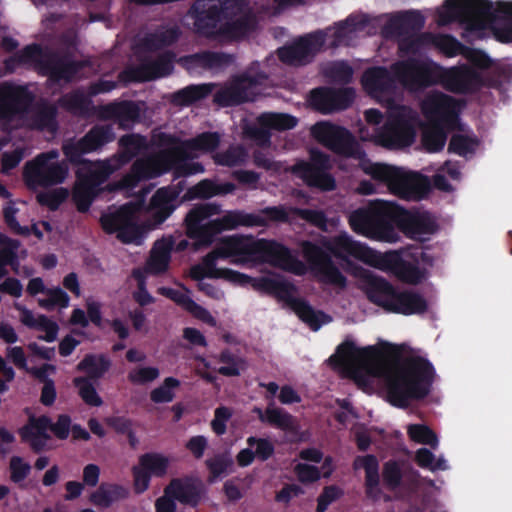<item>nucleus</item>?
I'll use <instances>...</instances> for the list:
<instances>
[{"label":"nucleus","mask_w":512,"mask_h":512,"mask_svg":"<svg viewBox=\"0 0 512 512\" xmlns=\"http://www.w3.org/2000/svg\"><path fill=\"white\" fill-rule=\"evenodd\" d=\"M128 496V490L120 485H101L91 495V501L101 507H108L113 502Z\"/></svg>","instance_id":"obj_41"},{"label":"nucleus","mask_w":512,"mask_h":512,"mask_svg":"<svg viewBox=\"0 0 512 512\" xmlns=\"http://www.w3.org/2000/svg\"><path fill=\"white\" fill-rule=\"evenodd\" d=\"M39 305L45 309H53L55 307L66 308L69 305V296L61 288L47 289L44 297L39 298Z\"/></svg>","instance_id":"obj_54"},{"label":"nucleus","mask_w":512,"mask_h":512,"mask_svg":"<svg viewBox=\"0 0 512 512\" xmlns=\"http://www.w3.org/2000/svg\"><path fill=\"white\" fill-rule=\"evenodd\" d=\"M356 469H364L366 472V490L371 498H378L379 490V472L378 461L372 455L357 457L354 461Z\"/></svg>","instance_id":"obj_39"},{"label":"nucleus","mask_w":512,"mask_h":512,"mask_svg":"<svg viewBox=\"0 0 512 512\" xmlns=\"http://www.w3.org/2000/svg\"><path fill=\"white\" fill-rule=\"evenodd\" d=\"M399 223L402 231L415 240H426L436 231V223L428 213H403L399 209V216L395 221Z\"/></svg>","instance_id":"obj_32"},{"label":"nucleus","mask_w":512,"mask_h":512,"mask_svg":"<svg viewBox=\"0 0 512 512\" xmlns=\"http://www.w3.org/2000/svg\"><path fill=\"white\" fill-rule=\"evenodd\" d=\"M416 462L420 467L429 469L433 472L448 469L447 461L443 456L435 459V455L426 448H420L417 450Z\"/></svg>","instance_id":"obj_55"},{"label":"nucleus","mask_w":512,"mask_h":512,"mask_svg":"<svg viewBox=\"0 0 512 512\" xmlns=\"http://www.w3.org/2000/svg\"><path fill=\"white\" fill-rule=\"evenodd\" d=\"M497 19L508 21L499 32L500 39L512 42V1L446 0L438 10L437 23L444 26L459 21L469 31H481L494 25Z\"/></svg>","instance_id":"obj_10"},{"label":"nucleus","mask_w":512,"mask_h":512,"mask_svg":"<svg viewBox=\"0 0 512 512\" xmlns=\"http://www.w3.org/2000/svg\"><path fill=\"white\" fill-rule=\"evenodd\" d=\"M232 411L227 407H218L214 412V418L211 422L212 430L217 435H223L226 432V423L231 418Z\"/></svg>","instance_id":"obj_64"},{"label":"nucleus","mask_w":512,"mask_h":512,"mask_svg":"<svg viewBox=\"0 0 512 512\" xmlns=\"http://www.w3.org/2000/svg\"><path fill=\"white\" fill-rule=\"evenodd\" d=\"M329 168V158L319 151L312 150L311 163L302 162L295 165L294 172L309 186L322 190H333L335 188V180L326 172Z\"/></svg>","instance_id":"obj_25"},{"label":"nucleus","mask_w":512,"mask_h":512,"mask_svg":"<svg viewBox=\"0 0 512 512\" xmlns=\"http://www.w3.org/2000/svg\"><path fill=\"white\" fill-rule=\"evenodd\" d=\"M325 74L338 82H349L353 75V70L350 65L343 61L333 62L325 68Z\"/></svg>","instance_id":"obj_58"},{"label":"nucleus","mask_w":512,"mask_h":512,"mask_svg":"<svg viewBox=\"0 0 512 512\" xmlns=\"http://www.w3.org/2000/svg\"><path fill=\"white\" fill-rule=\"evenodd\" d=\"M32 100L25 87L0 84V122L11 129L27 126L53 134L57 129L55 107L46 104L31 107Z\"/></svg>","instance_id":"obj_11"},{"label":"nucleus","mask_w":512,"mask_h":512,"mask_svg":"<svg viewBox=\"0 0 512 512\" xmlns=\"http://www.w3.org/2000/svg\"><path fill=\"white\" fill-rule=\"evenodd\" d=\"M160 375L157 367L136 366L128 373V380L135 385H145L156 380Z\"/></svg>","instance_id":"obj_56"},{"label":"nucleus","mask_w":512,"mask_h":512,"mask_svg":"<svg viewBox=\"0 0 512 512\" xmlns=\"http://www.w3.org/2000/svg\"><path fill=\"white\" fill-rule=\"evenodd\" d=\"M367 25V16L360 14L350 15L345 21L322 31L325 35V47L336 48L352 45L358 34L363 32Z\"/></svg>","instance_id":"obj_26"},{"label":"nucleus","mask_w":512,"mask_h":512,"mask_svg":"<svg viewBox=\"0 0 512 512\" xmlns=\"http://www.w3.org/2000/svg\"><path fill=\"white\" fill-rule=\"evenodd\" d=\"M114 139L115 133L111 125H97L80 140L65 141L62 150L70 162L77 163L83 154L96 151Z\"/></svg>","instance_id":"obj_23"},{"label":"nucleus","mask_w":512,"mask_h":512,"mask_svg":"<svg viewBox=\"0 0 512 512\" xmlns=\"http://www.w3.org/2000/svg\"><path fill=\"white\" fill-rule=\"evenodd\" d=\"M180 31L175 25L162 26L154 32L139 37L137 53L141 57V63L135 67H128L120 74V80L130 81H150L169 75L173 70L174 55L170 52H164L157 57L144 56L171 45L179 37Z\"/></svg>","instance_id":"obj_12"},{"label":"nucleus","mask_w":512,"mask_h":512,"mask_svg":"<svg viewBox=\"0 0 512 512\" xmlns=\"http://www.w3.org/2000/svg\"><path fill=\"white\" fill-rule=\"evenodd\" d=\"M219 258H232V262L236 264L269 263L296 275H303L307 271V266L302 261L277 242L254 239L252 236H232L224 239L201 264L191 268V278L200 282L205 277L227 279L226 272L231 270L217 268L216 261Z\"/></svg>","instance_id":"obj_5"},{"label":"nucleus","mask_w":512,"mask_h":512,"mask_svg":"<svg viewBox=\"0 0 512 512\" xmlns=\"http://www.w3.org/2000/svg\"><path fill=\"white\" fill-rule=\"evenodd\" d=\"M213 84H200L187 86L173 95V102L178 105H189L206 97L212 92Z\"/></svg>","instance_id":"obj_44"},{"label":"nucleus","mask_w":512,"mask_h":512,"mask_svg":"<svg viewBox=\"0 0 512 512\" xmlns=\"http://www.w3.org/2000/svg\"><path fill=\"white\" fill-rule=\"evenodd\" d=\"M424 25V19L417 13L392 17L386 28V33L399 35L400 29L410 27L413 30H420Z\"/></svg>","instance_id":"obj_46"},{"label":"nucleus","mask_w":512,"mask_h":512,"mask_svg":"<svg viewBox=\"0 0 512 512\" xmlns=\"http://www.w3.org/2000/svg\"><path fill=\"white\" fill-rule=\"evenodd\" d=\"M59 152L51 150L41 153L25 164L24 178L31 188L62 183L68 175V167L59 162Z\"/></svg>","instance_id":"obj_19"},{"label":"nucleus","mask_w":512,"mask_h":512,"mask_svg":"<svg viewBox=\"0 0 512 512\" xmlns=\"http://www.w3.org/2000/svg\"><path fill=\"white\" fill-rule=\"evenodd\" d=\"M355 92L352 88L315 89L311 94V104L323 113L347 108L354 100Z\"/></svg>","instance_id":"obj_30"},{"label":"nucleus","mask_w":512,"mask_h":512,"mask_svg":"<svg viewBox=\"0 0 512 512\" xmlns=\"http://www.w3.org/2000/svg\"><path fill=\"white\" fill-rule=\"evenodd\" d=\"M361 83L371 97L387 108V120L383 127L374 128L373 132L361 127L360 139L389 149L410 146L416 137L419 117L412 108L398 104L401 90L391 72L383 67L369 68L364 72Z\"/></svg>","instance_id":"obj_4"},{"label":"nucleus","mask_w":512,"mask_h":512,"mask_svg":"<svg viewBox=\"0 0 512 512\" xmlns=\"http://www.w3.org/2000/svg\"><path fill=\"white\" fill-rule=\"evenodd\" d=\"M49 426L50 419L46 416L31 418L29 424L21 430L22 438L30 444L32 449L40 451L50 439Z\"/></svg>","instance_id":"obj_37"},{"label":"nucleus","mask_w":512,"mask_h":512,"mask_svg":"<svg viewBox=\"0 0 512 512\" xmlns=\"http://www.w3.org/2000/svg\"><path fill=\"white\" fill-rule=\"evenodd\" d=\"M257 124V127H247L245 133L264 146L270 141L269 131L292 129L297 125V119L289 114L269 112L261 114L257 119Z\"/></svg>","instance_id":"obj_28"},{"label":"nucleus","mask_w":512,"mask_h":512,"mask_svg":"<svg viewBox=\"0 0 512 512\" xmlns=\"http://www.w3.org/2000/svg\"><path fill=\"white\" fill-rule=\"evenodd\" d=\"M399 216V207L390 202H375L367 208H360L349 215L351 229L369 239L395 243L400 239L393 223Z\"/></svg>","instance_id":"obj_15"},{"label":"nucleus","mask_w":512,"mask_h":512,"mask_svg":"<svg viewBox=\"0 0 512 512\" xmlns=\"http://www.w3.org/2000/svg\"><path fill=\"white\" fill-rule=\"evenodd\" d=\"M427 172L434 171V168L428 167L426 168ZM436 173L433 176V184L434 186L442 191L449 192L452 190V186L448 183L445 178V173L449 175V177L453 180L460 179V166L457 162L446 161L443 166L438 169H435Z\"/></svg>","instance_id":"obj_42"},{"label":"nucleus","mask_w":512,"mask_h":512,"mask_svg":"<svg viewBox=\"0 0 512 512\" xmlns=\"http://www.w3.org/2000/svg\"><path fill=\"white\" fill-rule=\"evenodd\" d=\"M201 484L185 479H175L165 488L164 495L155 503L156 512H175L174 500L191 506H196L200 500Z\"/></svg>","instance_id":"obj_22"},{"label":"nucleus","mask_w":512,"mask_h":512,"mask_svg":"<svg viewBox=\"0 0 512 512\" xmlns=\"http://www.w3.org/2000/svg\"><path fill=\"white\" fill-rule=\"evenodd\" d=\"M220 142L221 135L217 132H204L185 141L163 132L154 133L151 143L159 151L138 158L130 172L115 184L114 189L129 193L139 182L159 177L172 167L177 177L203 173L204 167L201 163L189 162L188 159L213 152Z\"/></svg>","instance_id":"obj_2"},{"label":"nucleus","mask_w":512,"mask_h":512,"mask_svg":"<svg viewBox=\"0 0 512 512\" xmlns=\"http://www.w3.org/2000/svg\"><path fill=\"white\" fill-rule=\"evenodd\" d=\"M158 292L161 295L173 300L175 303L183 307L195 318L203 321L204 323H207L210 326H216V319L211 315V313L207 309L200 306L191 299V297L189 296V291L186 288L182 286L178 289L160 287L158 289Z\"/></svg>","instance_id":"obj_35"},{"label":"nucleus","mask_w":512,"mask_h":512,"mask_svg":"<svg viewBox=\"0 0 512 512\" xmlns=\"http://www.w3.org/2000/svg\"><path fill=\"white\" fill-rule=\"evenodd\" d=\"M247 444L253 449L255 457L261 460L268 459L274 451L272 443L267 439L249 437L247 439Z\"/></svg>","instance_id":"obj_62"},{"label":"nucleus","mask_w":512,"mask_h":512,"mask_svg":"<svg viewBox=\"0 0 512 512\" xmlns=\"http://www.w3.org/2000/svg\"><path fill=\"white\" fill-rule=\"evenodd\" d=\"M186 69L191 73L201 71L219 72L233 63V57L217 52H203L181 59Z\"/></svg>","instance_id":"obj_34"},{"label":"nucleus","mask_w":512,"mask_h":512,"mask_svg":"<svg viewBox=\"0 0 512 512\" xmlns=\"http://www.w3.org/2000/svg\"><path fill=\"white\" fill-rule=\"evenodd\" d=\"M248 157L242 146H231L224 152L215 153L213 160L217 165L233 167L243 164Z\"/></svg>","instance_id":"obj_47"},{"label":"nucleus","mask_w":512,"mask_h":512,"mask_svg":"<svg viewBox=\"0 0 512 512\" xmlns=\"http://www.w3.org/2000/svg\"><path fill=\"white\" fill-rule=\"evenodd\" d=\"M407 433L411 440L431 446L433 449L438 447V438L436 434L426 425L411 424L407 427Z\"/></svg>","instance_id":"obj_50"},{"label":"nucleus","mask_w":512,"mask_h":512,"mask_svg":"<svg viewBox=\"0 0 512 512\" xmlns=\"http://www.w3.org/2000/svg\"><path fill=\"white\" fill-rule=\"evenodd\" d=\"M61 104L74 113H83L89 106V100L84 92L75 91L63 96Z\"/></svg>","instance_id":"obj_57"},{"label":"nucleus","mask_w":512,"mask_h":512,"mask_svg":"<svg viewBox=\"0 0 512 512\" xmlns=\"http://www.w3.org/2000/svg\"><path fill=\"white\" fill-rule=\"evenodd\" d=\"M362 276V288L368 298L375 304L391 311L395 301L396 291L384 279L379 278L368 271H358Z\"/></svg>","instance_id":"obj_31"},{"label":"nucleus","mask_w":512,"mask_h":512,"mask_svg":"<svg viewBox=\"0 0 512 512\" xmlns=\"http://www.w3.org/2000/svg\"><path fill=\"white\" fill-rule=\"evenodd\" d=\"M268 418L266 423L281 429V430H292L294 427V418L285 410L275 407L274 403L268 405Z\"/></svg>","instance_id":"obj_52"},{"label":"nucleus","mask_w":512,"mask_h":512,"mask_svg":"<svg viewBox=\"0 0 512 512\" xmlns=\"http://www.w3.org/2000/svg\"><path fill=\"white\" fill-rule=\"evenodd\" d=\"M184 185H169L159 188L152 196L147 207L150 217L149 227L163 223L177 208L178 197L183 191Z\"/></svg>","instance_id":"obj_27"},{"label":"nucleus","mask_w":512,"mask_h":512,"mask_svg":"<svg viewBox=\"0 0 512 512\" xmlns=\"http://www.w3.org/2000/svg\"><path fill=\"white\" fill-rule=\"evenodd\" d=\"M467 57L473 67L462 65L443 69L432 61L409 58L395 63L391 70L400 84L410 91L423 89L438 81L453 92H472L489 86L485 69L490 67L491 59L481 51H470Z\"/></svg>","instance_id":"obj_6"},{"label":"nucleus","mask_w":512,"mask_h":512,"mask_svg":"<svg viewBox=\"0 0 512 512\" xmlns=\"http://www.w3.org/2000/svg\"><path fill=\"white\" fill-rule=\"evenodd\" d=\"M422 112L427 120L422 143L427 151L438 152L446 143V129L456 127L460 105L441 92L429 93L422 102Z\"/></svg>","instance_id":"obj_14"},{"label":"nucleus","mask_w":512,"mask_h":512,"mask_svg":"<svg viewBox=\"0 0 512 512\" xmlns=\"http://www.w3.org/2000/svg\"><path fill=\"white\" fill-rule=\"evenodd\" d=\"M174 246L172 237H164L155 242L150 257L147 261L145 273L161 274L164 273L169 266L171 258V250Z\"/></svg>","instance_id":"obj_36"},{"label":"nucleus","mask_w":512,"mask_h":512,"mask_svg":"<svg viewBox=\"0 0 512 512\" xmlns=\"http://www.w3.org/2000/svg\"><path fill=\"white\" fill-rule=\"evenodd\" d=\"M293 212L297 214L298 217L317 228L327 231L328 220L322 211L312 209H294Z\"/></svg>","instance_id":"obj_61"},{"label":"nucleus","mask_w":512,"mask_h":512,"mask_svg":"<svg viewBox=\"0 0 512 512\" xmlns=\"http://www.w3.org/2000/svg\"><path fill=\"white\" fill-rule=\"evenodd\" d=\"M227 280L239 284H250L255 290L274 295L279 301L291 308L298 317L312 330H318L322 325L331 322V317L321 311L313 309L308 303L296 297L294 285L282 276H269L251 278L245 274L228 271Z\"/></svg>","instance_id":"obj_13"},{"label":"nucleus","mask_w":512,"mask_h":512,"mask_svg":"<svg viewBox=\"0 0 512 512\" xmlns=\"http://www.w3.org/2000/svg\"><path fill=\"white\" fill-rule=\"evenodd\" d=\"M170 460L158 453H147L140 457L139 465L151 476L162 477L166 474Z\"/></svg>","instance_id":"obj_45"},{"label":"nucleus","mask_w":512,"mask_h":512,"mask_svg":"<svg viewBox=\"0 0 512 512\" xmlns=\"http://www.w3.org/2000/svg\"><path fill=\"white\" fill-rule=\"evenodd\" d=\"M324 249L342 260L353 258L380 270L394 271L408 283H417L422 278L421 271L411 264L401 262L397 253L377 252L366 244L354 240L347 232H341L333 237L323 238L321 246L308 241L302 243L303 256L315 274L325 283L343 287L346 279Z\"/></svg>","instance_id":"obj_3"},{"label":"nucleus","mask_w":512,"mask_h":512,"mask_svg":"<svg viewBox=\"0 0 512 512\" xmlns=\"http://www.w3.org/2000/svg\"><path fill=\"white\" fill-rule=\"evenodd\" d=\"M433 44L448 57H453L462 53L463 46L453 37L448 35L421 34L412 35L407 39L400 41L399 47L407 53H415L421 45Z\"/></svg>","instance_id":"obj_29"},{"label":"nucleus","mask_w":512,"mask_h":512,"mask_svg":"<svg viewBox=\"0 0 512 512\" xmlns=\"http://www.w3.org/2000/svg\"><path fill=\"white\" fill-rule=\"evenodd\" d=\"M427 307L428 304L426 300L420 294L409 290L396 292L391 312L401 313L404 315L420 314L425 312Z\"/></svg>","instance_id":"obj_38"},{"label":"nucleus","mask_w":512,"mask_h":512,"mask_svg":"<svg viewBox=\"0 0 512 512\" xmlns=\"http://www.w3.org/2000/svg\"><path fill=\"white\" fill-rule=\"evenodd\" d=\"M194 28L202 36L234 39L247 35L256 24L244 8V0H197L189 11Z\"/></svg>","instance_id":"obj_7"},{"label":"nucleus","mask_w":512,"mask_h":512,"mask_svg":"<svg viewBox=\"0 0 512 512\" xmlns=\"http://www.w3.org/2000/svg\"><path fill=\"white\" fill-rule=\"evenodd\" d=\"M220 360L224 365L219 367L218 372L225 376H237L245 368L242 359L234 357L228 352H223Z\"/></svg>","instance_id":"obj_59"},{"label":"nucleus","mask_w":512,"mask_h":512,"mask_svg":"<svg viewBox=\"0 0 512 512\" xmlns=\"http://www.w3.org/2000/svg\"><path fill=\"white\" fill-rule=\"evenodd\" d=\"M311 132L320 143L339 154L359 159L364 154L351 134L344 128L328 122H319L312 127Z\"/></svg>","instance_id":"obj_21"},{"label":"nucleus","mask_w":512,"mask_h":512,"mask_svg":"<svg viewBox=\"0 0 512 512\" xmlns=\"http://www.w3.org/2000/svg\"><path fill=\"white\" fill-rule=\"evenodd\" d=\"M143 206V196L135 202L123 205L116 212L102 216L101 223L108 233H117V237L125 243L140 244L142 227L139 214Z\"/></svg>","instance_id":"obj_18"},{"label":"nucleus","mask_w":512,"mask_h":512,"mask_svg":"<svg viewBox=\"0 0 512 512\" xmlns=\"http://www.w3.org/2000/svg\"><path fill=\"white\" fill-rule=\"evenodd\" d=\"M361 168L365 174L386 184L392 194L402 199L420 200L430 188V181L426 176L401 167L363 161Z\"/></svg>","instance_id":"obj_16"},{"label":"nucleus","mask_w":512,"mask_h":512,"mask_svg":"<svg viewBox=\"0 0 512 512\" xmlns=\"http://www.w3.org/2000/svg\"><path fill=\"white\" fill-rule=\"evenodd\" d=\"M236 186L230 182L219 183L214 180L204 179L189 189L190 198L208 199L214 196L227 195L234 192Z\"/></svg>","instance_id":"obj_40"},{"label":"nucleus","mask_w":512,"mask_h":512,"mask_svg":"<svg viewBox=\"0 0 512 512\" xmlns=\"http://www.w3.org/2000/svg\"><path fill=\"white\" fill-rule=\"evenodd\" d=\"M180 381L174 377H167L163 383L151 391V400L155 403H168L175 397V391L179 388Z\"/></svg>","instance_id":"obj_49"},{"label":"nucleus","mask_w":512,"mask_h":512,"mask_svg":"<svg viewBox=\"0 0 512 512\" xmlns=\"http://www.w3.org/2000/svg\"><path fill=\"white\" fill-rule=\"evenodd\" d=\"M68 196L67 190L60 188L53 191L40 193L37 198L41 204L47 205L50 209L55 210L62 201Z\"/></svg>","instance_id":"obj_63"},{"label":"nucleus","mask_w":512,"mask_h":512,"mask_svg":"<svg viewBox=\"0 0 512 512\" xmlns=\"http://www.w3.org/2000/svg\"><path fill=\"white\" fill-rule=\"evenodd\" d=\"M98 116L103 120H114L122 129H129L139 120L140 108L131 101L114 102L100 107Z\"/></svg>","instance_id":"obj_33"},{"label":"nucleus","mask_w":512,"mask_h":512,"mask_svg":"<svg viewBox=\"0 0 512 512\" xmlns=\"http://www.w3.org/2000/svg\"><path fill=\"white\" fill-rule=\"evenodd\" d=\"M74 385L78 389L80 397L87 405L99 407L103 404L101 397L88 378L77 377L74 379Z\"/></svg>","instance_id":"obj_51"},{"label":"nucleus","mask_w":512,"mask_h":512,"mask_svg":"<svg viewBox=\"0 0 512 512\" xmlns=\"http://www.w3.org/2000/svg\"><path fill=\"white\" fill-rule=\"evenodd\" d=\"M210 471L209 481L214 482L220 477L228 475L233 470V460L229 455H216L206 461Z\"/></svg>","instance_id":"obj_48"},{"label":"nucleus","mask_w":512,"mask_h":512,"mask_svg":"<svg viewBox=\"0 0 512 512\" xmlns=\"http://www.w3.org/2000/svg\"><path fill=\"white\" fill-rule=\"evenodd\" d=\"M265 79L264 74L255 73L254 68H250L244 74L222 85L214 94V101L221 106H233L253 101L259 94L258 86Z\"/></svg>","instance_id":"obj_20"},{"label":"nucleus","mask_w":512,"mask_h":512,"mask_svg":"<svg viewBox=\"0 0 512 512\" xmlns=\"http://www.w3.org/2000/svg\"><path fill=\"white\" fill-rule=\"evenodd\" d=\"M110 367V361L103 355H87L77 366L89 379L102 377Z\"/></svg>","instance_id":"obj_43"},{"label":"nucleus","mask_w":512,"mask_h":512,"mask_svg":"<svg viewBox=\"0 0 512 512\" xmlns=\"http://www.w3.org/2000/svg\"><path fill=\"white\" fill-rule=\"evenodd\" d=\"M476 146V140L463 135H454L449 143V151L460 156H467L475 150Z\"/></svg>","instance_id":"obj_60"},{"label":"nucleus","mask_w":512,"mask_h":512,"mask_svg":"<svg viewBox=\"0 0 512 512\" xmlns=\"http://www.w3.org/2000/svg\"><path fill=\"white\" fill-rule=\"evenodd\" d=\"M324 47L325 35L322 31H317L278 49V56L283 63L288 65H305Z\"/></svg>","instance_id":"obj_24"},{"label":"nucleus","mask_w":512,"mask_h":512,"mask_svg":"<svg viewBox=\"0 0 512 512\" xmlns=\"http://www.w3.org/2000/svg\"><path fill=\"white\" fill-rule=\"evenodd\" d=\"M119 144L121 152L117 155L103 161L81 163L77 170V182L73 191V199L78 210L86 211L97 194L99 186L114 171L147 148L146 138L136 134L123 136Z\"/></svg>","instance_id":"obj_9"},{"label":"nucleus","mask_w":512,"mask_h":512,"mask_svg":"<svg viewBox=\"0 0 512 512\" xmlns=\"http://www.w3.org/2000/svg\"><path fill=\"white\" fill-rule=\"evenodd\" d=\"M330 361L364 389L382 383L387 400L398 408L425 398L434 378L432 365L422 357L411 355L392 362L376 347L360 348L350 341L341 344Z\"/></svg>","instance_id":"obj_1"},{"label":"nucleus","mask_w":512,"mask_h":512,"mask_svg":"<svg viewBox=\"0 0 512 512\" xmlns=\"http://www.w3.org/2000/svg\"><path fill=\"white\" fill-rule=\"evenodd\" d=\"M18 248V241L11 239L5 241L4 246L0 250V278L8 274V265L12 266L13 269L17 271L16 257Z\"/></svg>","instance_id":"obj_53"},{"label":"nucleus","mask_w":512,"mask_h":512,"mask_svg":"<svg viewBox=\"0 0 512 512\" xmlns=\"http://www.w3.org/2000/svg\"><path fill=\"white\" fill-rule=\"evenodd\" d=\"M220 213L221 206L216 203L195 206L185 218L188 236L196 239L200 244H209L216 234L225 230H233L240 226H264L266 218L274 221L288 219V212L285 208L268 207L263 209L261 214L230 210L221 217L208 221V218Z\"/></svg>","instance_id":"obj_8"},{"label":"nucleus","mask_w":512,"mask_h":512,"mask_svg":"<svg viewBox=\"0 0 512 512\" xmlns=\"http://www.w3.org/2000/svg\"><path fill=\"white\" fill-rule=\"evenodd\" d=\"M15 61L19 64L37 68L42 73L49 75L51 84L61 81H70L81 66L79 63H75L67 57L60 58L56 55H50L42 51L37 45L27 46L15 58L7 60L5 62L6 71H12L14 69L13 63Z\"/></svg>","instance_id":"obj_17"}]
</instances>
